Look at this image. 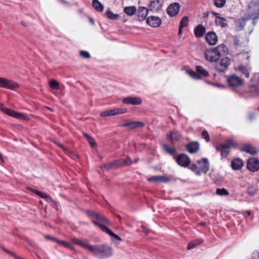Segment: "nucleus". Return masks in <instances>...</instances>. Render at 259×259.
Returning <instances> with one entry per match:
<instances>
[{
    "label": "nucleus",
    "mask_w": 259,
    "mask_h": 259,
    "mask_svg": "<svg viewBox=\"0 0 259 259\" xmlns=\"http://www.w3.org/2000/svg\"><path fill=\"white\" fill-rule=\"evenodd\" d=\"M188 17H184L182 18V19L181 21L180 27H185L188 25Z\"/></svg>",
    "instance_id": "42"
},
{
    "label": "nucleus",
    "mask_w": 259,
    "mask_h": 259,
    "mask_svg": "<svg viewBox=\"0 0 259 259\" xmlns=\"http://www.w3.org/2000/svg\"><path fill=\"white\" fill-rule=\"evenodd\" d=\"M92 5L96 11L102 12L103 10V5L98 0H93Z\"/></svg>",
    "instance_id": "33"
},
{
    "label": "nucleus",
    "mask_w": 259,
    "mask_h": 259,
    "mask_svg": "<svg viewBox=\"0 0 259 259\" xmlns=\"http://www.w3.org/2000/svg\"><path fill=\"white\" fill-rule=\"evenodd\" d=\"M241 151L246 153H249L251 155H254L256 153V150L255 147L250 144H246L243 145L241 149Z\"/></svg>",
    "instance_id": "27"
},
{
    "label": "nucleus",
    "mask_w": 259,
    "mask_h": 259,
    "mask_svg": "<svg viewBox=\"0 0 259 259\" xmlns=\"http://www.w3.org/2000/svg\"><path fill=\"white\" fill-rule=\"evenodd\" d=\"M57 242H58L59 243L61 244L64 247H65L66 248H69V249H72V247H73V246L71 245V244H70V243H68L67 242L64 241L58 240Z\"/></svg>",
    "instance_id": "45"
},
{
    "label": "nucleus",
    "mask_w": 259,
    "mask_h": 259,
    "mask_svg": "<svg viewBox=\"0 0 259 259\" xmlns=\"http://www.w3.org/2000/svg\"><path fill=\"white\" fill-rule=\"evenodd\" d=\"M215 193L220 196H227L229 194V192L225 188H218L216 190Z\"/></svg>",
    "instance_id": "36"
},
{
    "label": "nucleus",
    "mask_w": 259,
    "mask_h": 259,
    "mask_svg": "<svg viewBox=\"0 0 259 259\" xmlns=\"http://www.w3.org/2000/svg\"><path fill=\"white\" fill-rule=\"evenodd\" d=\"M182 27H181L179 26V32H178V34L179 35H181L182 33Z\"/></svg>",
    "instance_id": "59"
},
{
    "label": "nucleus",
    "mask_w": 259,
    "mask_h": 259,
    "mask_svg": "<svg viewBox=\"0 0 259 259\" xmlns=\"http://www.w3.org/2000/svg\"><path fill=\"white\" fill-rule=\"evenodd\" d=\"M163 6V0H152L151 1L148 10L153 12H158L161 10Z\"/></svg>",
    "instance_id": "12"
},
{
    "label": "nucleus",
    "mask_w": 259,
    "mask_h": 259,
    "mask_svg": "<svg viewBox=\"0 0 259 259\" xmlns=\"http://www.w3.org/2000/svg\"><path fill=\"white\" fill-rule=\"evenodd\" d=\"M226 3V0H214V4L218 8H222Z\"/></svg>",
    "instance_id": "39"
},
{
    "label": "nucleus",
    "mask_w": 259,
    "mask_h": 259,
    "mask_svg": "<svg viewBox=\"0 0 259 259\" xmlns=\"http://www.w3.org/2000/svg\"><path fill=\"white\" fill-rule=\"evenodd\" d=\"M79 246L85 248L90 251V247H92V245H90L88 242L86 240H82Z\"/></svg>",
    "instance_id": "40"
},
{
    "label": "nucleus",
    "mask_w": 259,
    "mask_h": 259,
    "mask_svg": "<svg viewBox=\"0 0 259 259\" xmlns=\"http://www.w3.org/2000/svg\"><path fill=\"white\" fill-rule=\"evenodd\" d=\"M0 160L2 161V162H4V160L3 158L2 154L0 153Z\"/></svg>",
    "instance_id": "62"
},
{
    "label": "nucleus",
    "mask_w": 259,
    "mask_h": 259,
    "mask_svg": "<svg viewBox=\"0 0 259 259\" xmlns=\"http://www.w3.org/2000/svg\"><path fill=\"white\" fill-rule=\"evenodd\" d=\"M80 55L84 58L89 59L90 58V55L89 52L85 51H81L80 52Z\"/></svg>",
    "instance_id": "47"
},
{
    "label": "nucleus",
    "mask_w": 259,
    "mask_h": 259,
    "mask_svg": "<svg viewBox=\"0 0 259 259\" xmlns=\"http://www.w3.org/2000/svg\"><path fill=\"white\" fill-rule=\"evenodd\" d=\"M29 190L31 191V192H33V193H34L35 194H36L37 195L39 196L40 197L43 198V199H46L47 195L43 192H41L39 191H38L37 190H35L33 188H29Z\"/></svg>",
    "instance_id": "38"
},
{
    "label": "nucleus",
    "mask_w": 259,
    "mask_h": 259,
    "mask_svg": "<svg viewBox=\"0 0 259 259\" xmlns=\"http://www.w3.org/2000/svg\"><path fill=\"white\" fill-rule=\"evenodd\" d=\"M91 215L93 217V223L98 226L102 231L109 234L111 237H113V232L107 226L109 224L108 219L104 216L95 212H92Z\"/></svg>",
    "instance_id": "1"
},
{
    "label": "nucleus",
    "mask_w": 259,
    "mask_h": 259,
    "mask_svg": "<svg viewBox=\"0 0 259 259\" xmlns=\"http://www.w3.org/2000/svg\"><path fill=\"white\" fill-rule=\"evenodd\" d=\"M201 137L202 138L205 139L207 142H208L209 141V134L206 130H204L202 132Z\"/></svg>",
    "instance_id": "46"
},
{
    "label": "nucleus",
    "mask_w": 259,
    "mask_h": 259,
    "mask_svg": "<svg viewBox=\"0 0 259 259\" xmlns=\"http://www.w3.org/2000/svg\"><path fill=\"white\" fill-rule=\"evenodd\" d=\"M191 170L195 172V174L197 175H200V169L198 170V167L195 164H192L191 166Z\"/></svg>",
    "instance_id": "48"
},
{
    "label": "nucleus",
    "mask_w": 259,
    "mask_h": 259,
    "mask_svg": "<svg viewBox=\"0 0 259 259\" xmlns=\"http://www.w3.org/2000/svg\"><path fill=\"white\" fill-rule=\"evenodd\" d=\"M247 16L245 15L243 18L236 21V25L239 27L240 30L243 29L245 26V22L249 20L247 19Z\"/></svg>",
    "instance_id": "30"
},
{
    "label": "nucleus",
    "mask_w": 259,
    "mask_h": 259,
    "mask_svg": "<svg viewBox=\"0 0 259 259\" xmlns=\"http://www.w3.org/2000/svg\"><path fill=\"white\" fill-rule=\"evenodd\" d=\"M81 240H82L78 239V238H73L71 239V241L73 243H74L76 245H78L79 246L81 243Z\"/></svg>",
    "instance_id": "51"
},
{
    "label": "nucleus",
    "mask_w": 259,
    "mask_h": 259,
    "mask_svg": "<svg viewBox=\"0 0 259 259\" xmlns=\"http://www.w3.org/2000/svg\"><path fill=\"white\" fill-rule=\"evenodd\" d=\"M83 135H84V137L87 138V140H88L89 138L91 137L89 135H88L87 134H85V133H84Z\"/></svg>",
    "instance_id": "60"
},
{
    "label": "nucleus",
    "mask_w": 259,
    "mask_h": 259,
    "mask_svg": "<svg viewBox=\"0 0 259 259\" xmlns=\"http://www.w3.org/2000/svg\"><path fill=\"white\" fill-rule=\"evenodd\" d=\"M111 248L107 245H92L90 247V251L98 256H106L111 255Z\"/></svg>",
    "instance_id": "3"
},
{
    "label": "nucleus",
    "mask_w": 259,
    "mask_h": 259,
    "mask_svg": "<svg viewBox=\"0 0 259 259\" xmlns=\"http://www.w3.org/2000/svg\"><path fill=\"white\" fill-rule=\"evenodd\" d=\"M126 108H117L114 109V115L117 114H121L126 112Z\"/></svg>",
    "instance_id": "44"
},
{
    "label": "nucleus",
    "mask_w": 259,
    "mask_h": 259,
    "mask_svg": "<svg viewBox=\"0 0 259 259\" xmlns=\"http://www.w3.org/2000/svg\"><path fill=\"white\" fill-rule=\"evenodd\" d=\"M124 104H131L133 105H139L142 103V100L140 97H128L124 98L122 100Z\"/></svg>",
    "instance_id": "16"
},
{
    "label": "nucleus",
    "mask_w": 259,
    "mask_h": 259,
    "mask_svg": "<svg viewBox=\"0 0 259 259\" xmlns=\"http://www.w3.org/2000/svg\"><path fill=\"white\" fill-rule=\"evenodd\" d=\"M230 64V60L229 58L225 57L221 59L219 64L215 65V69L220 72L225 71Z\"/></svg>",
    "instance_id": "13"
},
{
    "label": "nucleus",
    "mask_w": 259,
    "mask_h": 259,
    "mask_svg": "<svg viewBox=\"0 0 259 259\" xmlns=\"http://www.w3.org/2000/svg\"><path fill=\"white\" fill-rule=\"evenodd\" d=\"M170 180V178L164 176H154L148 179L150 182H162L166 183Z\"/></svg>",
    "instance_id": "21"
},
{
    "label": "nucleus",
    "mask_w": 259,
    "mask_h": 259,
    "mask_svg": "<svg viewBox=\"0 0 259 259\" xmlns=\"http://www.w3.org/2000/svg\"><path fill=\"white\" fill-rule=\"evenodd\" d=\"M187 73L192 78L195 79H199V76L194 71L192 70H188L187 71Z\"/></svg>",
    "instance_id": "43"
},
{
    "label": "nucleus",
    "mask_w": 259,
    "mask_h": 259,
    "mask_svg": "<svg viewBox=\"0 0 259 259\" xmlns=\"http://www.w3.org/2000/svg\"><path fill=\"white\" fill-rule=\"evenodd\" d=\"M197 163L199 164H202L200 167V173L203 172L205 174L208 171L209 168V163L207 158H203L200 160H197Z\"/></svg>",
    "instance_id": "19"
},
{
    "label": "nucleus",
    "mask_w": 259,
    "mask_h": 259,
    "mask_svg": "<svg viewBox=\"0 0 259 259\" xmlns=\"http://www.w3.org/2000/svg\"><path fill=\"white\" fill-rule=\"evenodd\" d=\"M252 19H253L252 23H253V25H255V24H256L255 20H257V19H254V17H252Z\"/></svg>",
    "instance_id": "63"
},
{
    "label": "nucleus",
    "mask_w": 259,
    "mask_h": 259,
    "mask_svg": "<svg viewBox=\"0 0 259 259\" xmlns=\"http://www.w3.org/2000/svg\"><path fill=\"white\" fill-rule=\"evenodd\" d=\"M88 141L93 147H95L96 145V143L95 140L92 137L89 138Z\"/></svg>",
    "instance_id": "52"
},
{
    "label": "nucleus",
    "mask_w": 259,
    "mask_h": 259,
    "mask_svg": "<svg viewBox=\"0 0 259 259\" xmlns=\"http://www.w3.org/2000/svg\"><path fill=\"white\" fill-rule=\"evenodd\" d=\"M112 166H113V164L112 163H108V164L104 165L103 166V167H102V168H103V170L104 169H108L111 168L112 167Z\"/></svg>",
    "instance_id": "53"
},
{
    "label": "nucleus",
    "mask_w": 259,
    "mask_h": 259,
    "mask_svg": "<svg viewBox=\"0 0 259 259\" xmlns=\"http://www.w3.org/2000/svg\"><path fill=\"white\" fill-rule=\"evenodd\" d=\"M246 15L247 16V19H251L252 17L259 18L258 1H252L248 4Z\"/></svg>",
    "instance_id": "4"
},
{
    "label": "nucleus",
    "mask_w": 259,
    "mask_h": 259,
    "mask_svg": "<svg viewBox=\"0 0 259 259\" xmlns=\"http://www.w3.org/2000/svg\"><path fill=\"white\" fill-rule=\"evenodd\" d=\"M227 50L226 46L222 44L217 46L215 48L206 49L204 51V55L206 60L208 61L215 62L220 58L221 52H226Z\"/></svg>",
    "instance_id": "2"
},
{
    "label": "nucleus",
    "mask_w": 259,
    "mask_h": 259,
    "mask_svg": "<svg viewBox=\"0 0 259 259\" xmlns=\"http://www.w3.org/2000/svg\"><path fill=\"white\" fill-rule=\"evenodd\" d=\"M2 107V111L5 114L10 115L13 117L19 119H24L25 120H29L30 118L26 115L22 114L20 112H16L12 109Z\"/></svg>",
    "instance_id": "6"
},
{
    "label": "nucleus",
    "mask_w": 259,
    "mask_h": 259,
    "mask_svg": "<svg viewBox=\"0 0 259 259\" xmlns=\"http://www.w3.org/2000/svg\"><path fill=\"white\" fill-rule=\"evenodd\" d=\"M253 117H254V114L252 113L250 114L249 116V118L250 120H252L253 118Z\"/></svg>",
    "instance_id": "61"
},
{
    "label": "nucleus",
    "mask_w": 259,
    "mask_h": 259,
    "mask_svg": "<svg viewBox=\"0 0 259 259\" xmlns=\"http://www.w3.org/2000/svg\"><path fill=\"white\" fill-rule=\"evenodd\" d=\"M149 11L148 9L144 7H140L138 11V18L140 21L144 20L147 16L148 12Z\"/></svg>",
    "instance_id": "23"
},
{
    "label": "nucleus",
    "mask_w": 259,
    "mask_h": 259,
    "mask_svg": "<svg viewBox=\"0 0 259 259\" xmlns=\"http://www.w3.org/2000/svg\"><path fill=\"white\" fill-rule=\"evenodd\" d=\"M47 202H52L53 201L52 198L47 195L46 199H45Z\"/></svg>",
    "instance_id": "56"
},
{
    "label": "nucleus",
    "mask_w": 259,
    "mask_h": 259,
    "mask_svg": "<svg viewBox=\"0 0 259 259\" xmlns=\"http://www.w3.org/2000/svg\"><path fill=\"white\" fill-rule=\"evenodd\" d=\"M251 67L248 64H246V66H244L243 65H239L235 67L236 71H238L241 73L244 74L246 78L249 77V71L251 70Z\"/></svg>",
    "instance_id": "17"
},
{
    "label": "nucleus",
    "mask_w": 259,
    "mask_h": 259,
    "mask_svg": "<svg viewBox=\"0 0 259 259\" xmlns=\"http://www.w3.org/2000/svg\"><path fill=\"white\" fill-rule=\"evenodd\" d=\"M121 126L128 127L130 128L133 129L137 127H143L144 126V124L143 122L139 121L124 120Z\"/></svg>",
    "instance_id": "18"
},
{
    "label": "nucleus",
    "mask_w": 259,
    "mask_h": 259,
    "mask_svg": "<svg viewBox=\"0 0 259 259\" xmlns=\"http://www.w3.org/2000/svg\"><path fill=\"white\" fill-rule=\"evenodd\" d=\"M50 85L51 88L53 90H59V82L54 79H52L50 81Z\"/></svg>",
    "instance_id": "37"
},
{
    "label": "nucleus",
    "mask_w": 259,
    "mask_h": 259,
    "mask_svg": "<svg viewBox=\"0 0 259 259\" xmlns=\"http://www.w3.org/2000/svg\"><path fill=\"white\" fill-rule=\"evenodd\" d=\"M111 115H113V110L105 111L100 113L101 117H107Z\"/></svg>",
    "instance_id": "41"
},
{
    "label": "nucleus",
    "mask_w": 259,
    "mask_h": 259,
    "mask_svg": "<svg viewBox=\"0 0 259 259\" xmlns=\"http://www.w3.org/2000/svg\"><path fill=\"white\" fill-rule=\"evenodd\" d=\"M203 242V240L202 239H196L189 243L187 248L189 250H191L194 248L195 246L201 244Z\"/></svg>",
    "instance_id": "31"
},
{
    "label": "nucleus",
    "mask_w": 259,
    "mask_h": 259,
    "mask_svg": "<svg viewBox=\"0 0 259 259\" xmlns=\"http://www.w3.org/2000/svg\"><path fill=\"white\" fill-rule=\"evenodd\" d=\"M164 150L169 154L174 156V158H176L175 154H176V149L174 147L169 148L167 145L164 144L163 145Z\"/></svg>",
    "instance_id": "34"
},
{
    "label": "nucleus",
    "mask_w": 259,
    "mask_h": 259,
    "mask_svg": "<svg viewBox=\"0 0 259 259\" xmlns=\"http://www.w3.org/2000/svg\"><path fill=\"white\" fill-rule=\"evenodd\" d=\"M46 238H47V239H49L53 240H54V241H56V242H57V241H58V240H57L56 238H53V237H51V236H47L46 237Z\"/></svg>",
    "instance_id": "58"
},
{
    "label": "nucleus",
    "mask_w": 259,
    "mask_h": 259,
    "mask_svg": "<svg viewBox=\"0 0 259 259\" xmlns=\"http://www.w3.org/2000/svg\"><path fill=\"white\" fill-rule=\"evenodd\" d=\"M141 228H142V230L146 234H147L149 232H148V230H147V229L145 227V226H141Z\"/></svg>",
    "instance_id": "57"
},
{
    "label": "nucleus",
    "mask_w": 259,
    "mask_h": 259,
    "mask_svg": "<svg viewBox=\"0 0 259 259\" xmlns=\"http://www.w3.org/2000/svg\"><path fill=\"white\" fill-rule=\"evenodd\" d=\"M121 241H122V239L114 234V245L119 244Z\"/></svg>",
    "instance_id": "49"
},
{
    "label": "nucleus",
    "mask_w": 259,
    "mask_h": 259,
    "mask_svg": "<svg viewBox=\"0 0 259 259\" xmlns=\"http://www.w3.org/2000/svg\"><path fill=\"white\" fill-rule=\"evenodd\" d=\"M206 42L209 45H214L218 41V37L214 32H209L205 35Z\"/></svg>",
    "instance_id": "20"
},
{
    "label": "nucleus",
    "mask_w": 259,
    "mask_h": 259,
    "mask_svg": "<svg viewBox=\"0 0 259 259\" xmlns=\"http://www.w3.org/2000/svg\"><path fill=\"white\" fill-rule=\"evenodd\" d=\"M246 191L248 195L252 196L257 193V189L256 186L251 185L247 188Z\"/></svg>",
    "instance_id": "35"
},
{
    "label": "nucleus",
    "mask_w": 259,
    "mask_h": 259,
    "mask_svg": "<svg viewBox=\"0 0 259 259\" xmlns=\"http://www.w3.org/2000/svg\"><path fill=\"white\" fill-rule=\"evenodd\" d=\"M234 145L233 141L231 140L227 141L226 143L221 144L215 147V149L218 151H220L221 153L222 158L226 157L230 152V148Z\"/></svg>",
    "instance_id": "5"
},
{
    "label": "nucleus",
    "mask_w": 259,
    "mask_h": 259,
    "mask_svg": "<svg viewBox=\"0 0 259 259\" xmlns=\"http://www.w3.org/2000/svg\"><path fill=\"white\" fill-rule=\"evenodd\" d=\"M105 15L106 17L110 19H113V13L110 10H108L106 11Z\"/></svg>",
    "instance_id": "50"
},
{
    "label": "nucleus",
    "mask_w": 259,
    "mask_h": 259,
    "mask_svg": "<svg viewBox=\"0 0 259 259\" xmlns=\"http://www.w3.org/2000/svg\"><path fill=\"white\" fill-rule=\"evenodd\" d=\"M167 138L172 143L174 141H179L181 139V136L178 132L172 131L167 135Z\"/></svg>",
    "instance_id": "26"
},
{
    "label": "nucleus",
    "mask_w": 259,
    "mask_h": 259,
    "mask_svg": "<svg viewBox=\"0 0 259 259\" xmlns=\"http://www.w3.org/2000/svg\"><path fill=\"white\" fill-rule=\"evenodd\" d=\"M137 11V8L135 6H128L124 8V13L128 16H133Z\"/></svg>",
    "instance_id": "29"
},
{
    "label": "nucleus",
    "mask_w": 259,
    "mask_h": 259,
    "mask_svg": "<svg viewBox=\"0 0 259 259\" xmlns=\"http://www.w3.org/2000/svg\"><path fill=\"white\" fill-rule=\"evenodd\" d=\"M227 81L229 87L231 88L238 87L243 83V79L235 74L227 76Z\"/></svg>",
    "instance_id": "8"
},
{
    "label": "nucleus",
    "mask_w": 259,
    "mask_h": 259,
    "mask_svg": "<svg viewBox=\"0 0 259 259\" xmlns=\"http://www.w3.org/2000/svg\"><path fill=\"white\" fill-rule=\"evenodd\" d=\"M119 17V15L118 14H114V20L117 19Z\"/></svg>",
    "instance_id": "64"
},
{
    "label": "nucleus",
    "mask_w": 259,
    "mask_h": 259,
    "mask_svg": "<svg viewBox=\"0 0 259 259\" xmlns=\"http://www.w3.org/2000/svg\"><path fill=\"white\" fill-rule=\"evenodd\" d=\"M161 19L157 16H149L146 19L147 24L152 27H157L161 24Z\"/></svg>",
    "instance_id": "15"
},
{
    "label": "nucleus",
    "mask_w": 259,
    "mask_h": 259,
    "mask_svg": "<svg viewBox=\"0 0 259 259\" xmlns=\"http://www.w3.org/2000/svg\"><path fill=\"white\" fill-rule=\"evenodd\" d=\"M247 168L251 172H256L259 170V160L255 157H251L247 161Z\"/></svg>",
    "instance_id": "10"
},
{
    "label": "nucleus",
    "mask_w": 259,
    "mask_h": 259,
    "mask_svg": "<svg viewBox=\"0 0 259 259\" xmlns=\"http://www.w3.org/2000/svg\"><path fill=\"white\" fill-rule=\"evenodd\" d=\"M186 148L190 153H195L199 150V143L197 142H190L186 145Z\"/></svg>",
    "instance_id": "22"
},
{
    "label": "nucleus",
    "mask_w": 259,
    "mask_h": 259,
    "mask_svg": "<svg viewBox=\"0 0 259 259\" xmlns=\"http://www.w3.org/2000/svg\"><path fill=\"white\" fill-rule=\"evenodd\" d=\"M196 70L198 75L206 77L209 75L208 72L201 66H196Z\"/></svg>",
    "instance_id": "32"
},
{
    "label": "nucleus",
    "mask_w": 259,
    "mask_h": 259,
    "mask_svg": "<svg viewBox=\"0 0 259 259\" xmlns=\"http://www.w3.org/2000/svg\"><path fill=\"white\" fill-rule=\"evenodd\" d=\"M180 5L178 3L170 4L167 9V13L170 17L176 16L180 11Z\"/></svg>",
    "instance_id": "14"
},
{
    "label": "nucleus",
    "mask_w": 259,
    "mask_h": 259,
    "mask_svg": "<svg viewBox=\"0 0 259 259\" xmlns=\"http://www.w3.org/2000/svg\"><path fill=\"white\" fill-rule=\"evenodd\" d=\"M244 163L242 159L239 158H235L231 162L232 168L234 170H239L243 166Z\"/></svg>",
    "instance_id": "24"
},
{
    "label": "nucleus",
    "mask_w": 259,
    "mask_h": 259,
    "mask_svg": "<svg viewBox=\"0 0 259 259\" xmlns=\"http://www.w3.org/2000/svg\"><path fill=\"white\" fill-rule=\"evenodd\" d=\"M18 87V84L6 78L0 77V88L14 90Z\"/></svg>",
    "instance_id": "9"
},
{
    "label": "nucleus",
    "mask_w": 259,
    "mask_h": 259,
    "mask_svg": "<svg viewBox=\"0 0 259 259\" xmlns=\"http://www.w3.org/2000/svg\"><path fill=\"white\" fill-rule=\"evenodd\" d=\"M175 159L179 165L184 167L189 166L191 162V160L189 156L184 153L179 154Z\"/></svg>",
    "instance_id": "11"
},
{
    "label": "nucleus",
    "mask_w": 259,
    "mask_h": 259,
    "mask_svg": "<svg viewBox=\"0 0 259 259\" xmlns=\"http://www.w3.org/2000/svg\"><path fill=\"white\" fill-rule=\"evenodd\" d=\"M2 107V111L5 114L10 115L13 117L19 119H24L25 120H29L30 118L26 115L22 114L20 112H16L12 109Z\"/></svg>",
    "instance_id": "7"
},
{
    "label": "nucleus",
    "mask_w": 259,
    "mask_h": 259,
    "mask_svg": "<svg viewBox=\"0 0 259 259\" xmlns=\"http://www.w3.org/2000/svg\"><path fill=\"white\" fill-rule=\"evenodd\" d=\"M215 23L217 25H219L223 28L228 26L227 20L224 18L220 16H217L215 20Z\"/></svg>",
    "instance_id": "28"
},
{
    "label": "nucleus",
    "mask_w": 259,
    "mask_h": 259,
    "mask_svg": "<svg viewBox=\"0 0 259 259\" xmlns=\"http://www.w3.org/2000/svg\"><path fill=\"white\" fill-rule=\"evenodd\" d=\"M194 34L196 37H202L206 31V29L204 26L202 24H199L195 29H194Z\"/></svg>",
    "instance_id": "25"
},
{
    "label": "nucleus",
    "mask_w": 259,
    "mask_h": 259,
    "mask_svg": "<svg viewBox=\"0 0 259 259\" xmlns=\"http://www.w3.org/2000/svg\"><path fill=\"white\" fill-rule=\"evenodd\" d=\"M55 143L57 145H58L59 147H60L62 149H63L64 150H67V148L65 146H64V145L62 144H61V143H60L59 142H55Z\"/></svg>",
    "instance_id": "55"
},
{
    "label": "nucleus",
    "mask_w": 259,
    "mask_h": 259,
    "mask_svg": "<svg viewBox=\"0 0 259 259\" xmlns=\"http://www.w3.org/2000/svg\"><path fill=\"white\" fill-rule=\"evenodd\" d=\"M124 163L125 165H130L132 163V160L131 158L127 157L126 158V159L124 161Z\"/></svg>",
    "instance_id": "54"
}]
</instances>
